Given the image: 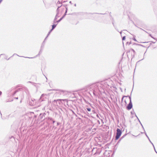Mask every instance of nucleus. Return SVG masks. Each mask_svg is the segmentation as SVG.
<instances>
[{
    "label": "nucleus",
    "mask_w": 157,
    "mask_h": 157,
    "mask_svg": "<svg viewBox=\"0 0 157 157\" xmlns=\"http://www.w3.org/2000/svg\"><path fill=\"white\" fill-rule=\"evenodd\" d=\"M121 133L122 132L121 130L119 128H117V129L116 135L115 136V139L116 140H117L119 138Z\"/></svg>",
    "instance_id": "1"
},
{
    "label": "nucleus",
    "mask_w": 157,
    "mask_h": 157,
    "mask_svg": "<svg viewBox=\"0 0 157 157\" xmlns=\"http://www.w3.org/2000/svg\"><path fill=\"white\" fill-rule=\"evenodd\" d=\"M132 103L131 101H130L127 107V109L128 110H129L132 108Z\"/></svg>",
    "instance_id": "2"
},
{
    "label": "nucleus",
    "mask_w": 157,
    "mask_h": 157,
    "mask_svg": "<svg viewBox=\"0 0 157 157\" xmlns=\"http://www.w3.org/2000/svg\"><path fill=\"white\" fill-rule=\"evenodd\" d=\"M47 95L46 94H42L40 98V101H44L45 100V99L46 98L45 96H47Z\"/></svg>",
    "instance_id": "3"
},
{
    "label": "nucleus",
    "mask_w": 157,
    "mask_h": 157,
    "mask_svg": "<svg viewBox=\"0 0 157 157\" xmlns=\"http://www.w3.org/2000/svg\"><path fill=\"white\" fill-rule=\"evenodd\" d=\"M59 4L60 3V1H58V2H57V6L58 7L57 9V13H58H58H59V8H60L62 6V5H58L59 4Z\"/></svg>",
    "instance_id": "4"
},
{
    "label": "nucleus",
    "mask_w": 157,
    "mask_h": 157,
    "mask_svg": "<svg viewBox=\"0 0 157 157\" xmlns=\"http://www.w3.org/2000/svg\"><path fill=\"white\" fill-rule=\"evenodd\" d=\"M53 29H52H52L49 32L48 34V35L46 37V38H45V40L48 37V36H49V35L50 33L52 31V30H53Z\"/></svg>",
    "instance_id": "5"
},
{
    "label": "nucleus",
    "mask_w": 157,
    "mask_h": 157,
    "mask_svg": "<svg viewBox=\"0 0 157 157\" xmlns=\"http://www.w3.org/2000/svg\"><path fill=\"white\" fill-rule=\"evenodd\" d=\"M58 13H57L56 15V17H55V18L54 19V22H55V21L56 20V19H57V16H58Z\"/></svg>",
    "instance_id": "6"
},
{
    "label": "nucleus",
    "mask_w": 157,
    "mask_h": 157,
    "mask_svg": "<svg viewBox=\"0 0 157 157\" xmlns=\"http://www.w3.org/2000/svg\"><path fill=\"white\" fill-rule=\"evenodd\" d=\"M63 92L62 91L60 90H58V91L56 93L61 94Z\"/></svg>",
    "instance_id": "7"
},
{
    "label": "nucleus",
    "mask_w": 157,
    "mask_h": 157,
    "mask_svg": "<svg viewBox=\"0 0 157 157\" xmlns=\"http://www.w3.org/2000/svg\"><path fill=\"white\" fill-rule=\"evenodd\" d=\"M63 18V17H62L61 18H60V19L59 20L57 21L56 22L58 23Z\"/></svg>",
    "instance_id": "8"
},
{
    "label": "nucleus",
    "mask_w": 157,
    "mask_h": 157,
    "mask_svg": "<svg viewBox=\"0 0 157 157\" xmlns=\"http://www.w3.org/2000/svg\"><path fill=\"white\" fill-rule=\"evenodd\" d=\"M57 25H52V29H54L56 26Z\"/></svg>",
    "instance_id": "9"
},
{
    "label": "nucleus",
    "mask_w": 157,
    "mask_h": 157,
    "mask_svg": "<svg viewBox=\"0 0 157 157\" xmlns=\"http://www.w3.org/2000/svg\"><path fill=\"white\" fill-rule=\"evenodd\" d=\"M86 109L87 110V111H91V109L90 108H87Z\"/></svg>",
    "instance_id": "10"
},
{
    "label": "nucleus",
    "mask_w": 157,
    "mask_h": 157,
    "mask_svg": "<svg viewBox=\"0 0 157 157\" xmlns=\"http://www.w3.org/2000/svg\"><path fill=\"white\" fill-rule=\"evenodd\" d=\"M125 39V36H124L122 37V40H124Z\"/></svg>",
    "instance_id": "11"
},
{
    "label": "nucleus",
    "mask_w": 157,
    "mask_h": 157,
    "mask_svg": "<svg viewBox=\"0 0 157 157\" xmlns=\"http://www.w3.org/2000/svg\"><path fill=\"white\" fill-rule=\"evenodd\" d=\"M130 50L133 52L134 53H135V50L134 49H130Z\"/></svg>",
    "instance_id": "12"
},
{
    "label": "nucleus",
    "mask_w": 157,
    "mask_h": 157,
    "mask_svg": "<svg viewBox=\"0 0 157 157\" xmlns=\"http://www.w3.org/2000/svg\"><path fill=\"white\" fill-rule=\"evenodd\" d=\"M61 100H62L63 101H65L66 100V99H58L57 100V101H61Z\"/></svg>",
    "instance_id": "13"
},
{
    "label": "nucleus",
    "mask_w": 157,
    "mask_h": 157,
    "mask_svg": "<svg viewBox=\"0 0 157 157\" xmlns=\"http://www.w3.org/2000/svg\"><path fill=\"white\" fill-rule=\"evenodd\" d=\"M152 144V145L154 147V145H153V143H152V142L150 140V141H149Z\"/></svg>",
    "instance_id": "14"
},
{
    "label": "nucleus",
    "mask_w": 157,
    "mask_h": 157,
    "mask_svg": "<svg viewBox=\"0 0 157 157\" xmlns=\"http://www.w3.org/2000/svg\"><path fill=\"white\" fill-rule=\"evenodd\" d=\"M133 40H134L135 41H137V40L135 38H134L133 39Z\"/></svg>",
    "instance_id": "15"
},
{
    "label": "nucleus",
    "mask_w": 157,
    "mask_h": 157,
    "mask_svg": "<svg viewBox=\"0 0 157 157\" xmlns=\"http://www.w3.org/2000/svg\"><path fill=\"white\" fill-rule=\"evenodd\" d=\"M66 13L67 12V7H66Z\"/></svg>",
    "instance_id": "16"
},
{
    "label": "nucleus",
    "mask_w": 157,
    "mask_h": 157,
    "mask_svg": "<svg viewBox=\"0 0 157 157\" xmlns=\"http://www.w3.org/2000/svg\"><path fill=\"white\" fill-rule=\"evenodd\" d=\"M17 91H15V92H14L13 94V95H14L17 92Z\"/></svg>",
    "instance_id": "17"
},
{
    "label": "nucleus",
    "mask_w": 157,
    "mask_h": 157,
    "mask_svg": "<svg viewBox=\"0 0 157 157\" xmlns=\"http://www.w3.org/2000/svg\"><path fill=\"white\" fill-rule=\"evenodd\" d=\"M144 133L145 134L146 136L147 137H148V136L147 135V133H146V132H145Z\"/></svg>",
    "instance_id": "18"
},
{
    "label": "nucleus",
    "mask_w": 157,
    "mask_h": 157,
    "mask_svg": "<svg viewBox=\"0 0 157 157\" xmlns=\"http://www.w3.org/2000/svg\"><path fill=\"white\" fill-rule=\"evenodd\" d=\"M150 36L151 37H152V38H153L154 39H155V40H156L157 41V40H156V39H155V38H153V37H152V36H151V35H150Z\"/></svg>",
    "instance_id": "19"
},
{
    "label": "nucleus",
    "mask_w": 157,
    "mask_h": 157,
    "mask_svg": "<svg viewBox=\"0 0 157 157\" xmlns=\"http://www.w3.org/2000/svg\"><path fill=\"white\" fill-rule=\"evenodd\" d=\"M139 122H140V124H141V125H142V127H143V128L144 129V127H143V125H142V124H141V122H140V121H139Z\"/></svg>",
    "instance_id": "20"
},
{
    "label": "nucleus",
    "mask_w": 157,
    "mask_h": 157,
    "mask_svg": "<svg viewBox=\"0 0 157 157\" xmlns=\"http://www.w3.org/2000/svg\"><path fill=\"white\" fill-rule=\"evenodd\" d=\"M129 99H130V101H131V97H129Z\"/></svg>",
    "instance_id": "21"
},
{
    "label": "nucleus",
    "mask_w": 157,
    "mask_h": 157,
    "mask_svg": "<svg viewBox=\"0 0 157 157\" xmlns=\"http://www.w3.org/2000/svg\"><path fill=\"white\" fill-rule=\"evenodd\" d=\"M14 98L16 99H18V97H16V98Z\"/></svg>",
    "instance_id": "22"
},
{
    "label": "nucleus",
    "mask_w": 157,
    "mask_h": 157,
    "mask_svg": "<svg viewBox=\"0 0 157 157\" xmlns=\"http://www.w3.org/2000/svg\"><path fill=\"white\" fill-rule=\"evenodd\" d=\"M66 12H65V14H64V15L63 16V17H64L65 16V15H66Z\"/></svg>",
    "instance_id": "23"
},
{
    "label": "nucleus",
    "mask_w": 157,
    "mask_h": 157,
    "mask_svg": "<svg viewBox=\"0 0 157 157\" xmlns=\"http://www.w3.org/2000/svg\"><path fill=\"white\" fill-rule=\"evenodd\" d=\"M61 4H62V3H61V2H60V3H59V4L58 5H61Z\"/></svg>",
    "instance_id": "24"
},
{
    "label": "nucleus",
    "mask_w": 157,
    "mask_h": 157,
    "mask_svg": "<svg viewBox=\"0 0 157 157\" xmlns=\"http://www.w3.org/2000/svg\"><path fill=\"white\" fill-rule=\"evenodd\" d=\"M2 0H0V3L2 1Z\"/></svg>",
    "instance_id": "25"
},
{
    "label": "nucleus",
    "mask_w": 157,
    "mask_h": 157,
    "mask_svg": "<svg viewBox=\"0 0 157 157\" xmlns=\"http://www.w3.org/2000/svg\"><path fill=\"white\" fill-rule=\"evenodd\" d=\"M154 149H155V152H156V153H157V152L156 151V150H155V148L154 147Z\"/></svg>",
    "instance_id": "26"
},
{
    "label": "nucleus",
    "mask_w": 157,
    "mask_h": 157,
    "mask_svg": "<svg viewBox=\"0 0 157 157\" xmlns=\"http://www.w3.org/2000/svg\"><path fill=\"white\" fill-rule=\"evenodd\" d=\"M1 94H2V92L0 91V95H1Z\"/></svg>",
    "instance_id": "27"
},
{
    "label": "nucleus",
    "mask_w": 157,
    "mask_h": 157,
    "mask_svg": "<svg viewBox=\"0 0 157 157\" xmlns=\"http://www.w3.org/2000/svg\"><path fill=\"white\" fill-rule=\"evenodd\" d=\"M120 34L121 35V33H122V32H120Z\"/></svg>",
    "instance_id": "28"
},
{
    "label": "nucleus",
    "mask_w": 157,
    "mask_h": 157,
    "mask_svg": "<svg viewBox=\"0 0 157 157\" xmlns=\"http://www.w3.org/2000/svg\"><path fill=\"white\" fill-rule=\"evenodd\" d=\"M138 45H140V46H142V45H141V44H138Z\"/></svg>",
    "instance_id": "29"
},
{
    "label": "nucleus",
    "mask_w": 157,
    "mask_h": 157,
    "mask_svg": "<svg viewBox=\"0 0 157 157\" xmlns=\"http://www.w3.org/2000/svg\"><path fill=\"white\" fill-rule=\"evenodd\" d=\"M69 3H71V1H70V2H69Z\"/></svg>",
    "instance_id": "30"
},
{
    "label": "nucleus",
    "mask_w": 157,
    "mask_h": 157,
    "mask_svg": "<svg viewBox=\"0 0 157 157\" xmlns=\"http://www.w3.org/2000/svg\"><path fill=\"white\" fill-rule=\"evenodd\" d=\"M41 52V50L40 51L39 53H40Z\"/></svg>",
    "instance_id": "31"
},
{
    "label": "nucleus",
    "mask_w": 157,
    "mask_h": 157,
    "mask_svg": "<svg viewBox=\"0 0 157 157\" xmlns=\"http://www.w3.org/2000/svg\"><path fill=\"white\" fill-rule=\"evenodd\" d=\"M131 44V42H129V44Z\"/></svg>",
    "instance_id": "32"
},
{
    "label": "nucleus",
    "mask_w": 157,
    "mask_h": 157,
    "mask_svg": "<svg viewBox=\"0 0 157 157\" xmlns=\"http://www.w3.org/2000/svg\"><path fill=\"white\" fill-rule=\"evenodd\" d=\"M74 6H76V4H75L74 5Z\"/></svg>",
    "instance_id": "33"
},
{
    "label": "nucleus",
    "mask_w": 157,
    "mask_h": 157,
    "mask_svg": "<svg viewBox=\"0 0 157 157\" xmlns=\"http://www.w3.org/2000/svg\"><path fill=\"white\" fill-rule=\"evenodd\" d=\"M148 139L149 140V141H150V140L149 138V139Z\"/></svg>",
    "instance_id": "34"
},
{
    "label": "nucleus",
    "mask_w": 157,
    "mask_h": 157,
    "mask_svg": "<svg viewBox=\"0 0 157 157\" xmlns=\"http://www.w3.org/2000/svg\"><path fill=\"white\" fill-rule=\"evenodd\" d=\"M147 137V138L148 139H149V138L148 136V137Z\"/></svg>",
    "instance_id": "35"
},
{
    "label": "nucleus",
    "mask_w": 157,
    "mask_h": 157,
    "mask_svg": "<svg viewBox=\"0 0 157 157\" xmlns=\"http://www.w3.org/2000/svg\"><path fill=\"white\" fill-rule=\"evenodd\" d=\"M137 119H138V120H139V121L140 120H139V119H138V118H137Z\"/></svg>",
    "instance_id": "36"
},
{
    "label": "nucleus",
    "mask_w": 157,
    "mask_h": 157,
    "mask_svg": "<svg viewBox=\"0 0 157 157\" xmlns=\"http://www.w3.org/2000/svg\"><path fill=\"white\" fill-rule=\"evenodd\" d=\"M26 58H29V57H26Z\"/></svg>",
    "instance_id": "37"
},
{
    "label": "nucleus",
    "mask_w": 157,
    "mask_h": 157,
    "mask_svg": "<svg viewBox=\"0 0 157 157\" xmlns=\"http://www.w3.org/2000/svg\"><path fill=\"white\" fill-rule=\"evenodd\" d=\"M73 157H75V156H73Z\"/></svg>",
    "instance_id": "38"
}]
</instances>
